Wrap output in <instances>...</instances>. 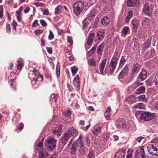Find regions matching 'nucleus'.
I'll list each match as a JSON object with an SVG mask.
<instances>
[{"label": "nucleus", "instance_id": "35", "mask_svg": "<svg viewBox=\"0 0 158 158\" xmlns=\"http://www.w3.org/2000/svg\"><path fill=\"white\" fill-rule=\"evenodd\" d=\"M133 13V12L132 10H130L129 11L128 15L127 17L125 20V21L126 22H129V20L132 17Z\"/></svg>", "mask_w": 158, "mask_h": 158}, {"label": "nucleus", "instance_id": "36", "mask_svg": "<svg viewBox=\"0 0 158 158\" xmlns=\"http://www.w3.org/2000/svg\"><path fill=\"white\" fill-rule=\"evenodd\" d=\"M63 8V6L59 5L55 9V14H59L61 12V11L62 10V9Z\"/></svg>", "mask_w": 158, "mask_h": 158}, {"label": "nucleus", "instance_id": "22", "mask_svg": "<svg viewBox=\"0 0 158 158\" xmlns=\"http://www.w3.org/2000/svg\"><path fill=\"white\" fill-rule=\"evenodd\" d=\"M104 48V44L103 42L100 45L97 50V53L100 55H102L103 49Z\"/></svg>", "mask_w": 158, "mask_h": 158}, {"label": "nucleus", "instance_id": "18", "mask_svg": "<svg viewBox=\"0 0 158 158\" xmlns=\"http://www.w3.org/2000/svg\"><path fill=\"white\" fill-rule=\"evenodd\" d=\"M77 144L73 142L70 149V152L72 154L74 155L75 154L77 151Z\"/></svg>", "mask_w": 158, "mask_h": 158}, {"label": "nucleus", "instance_id": "27", "mask_svg": "<svg viewBox=\"0 0 158 158\" xmlns=\"http://www.w3.org/2000/svg\"><path fill=\"white\" fill-rule=\"evenodd\" d=\"M102 127L100 126H95L94 129V133L97 135L101 132Z\"/></svg>", "mask_w": 158, "mask_h": 158}, {"label": "nucleus", "instance_id": "51", "mask_svg": "<svg viewBox=\"0 0 158 158\" xmlns=\"http://www.w3.org/2000/svg\"><path fill=\"white\" fill-rule=\"evenodd\" d=\"M43 15H48L49 14L48 10V9H45L43 11Z\"/></svg>", "mask_w": 158, "mask_h": 158}, {"label": "nucleus", "instance_id": "31", "mask_svg": "<svg viewBox=\"0 0 158 158\" xmlns=\"http://www.w3.org/2000/svg\"><path fill=\"white\" fill-rule=\"evenodd\" d=\"M110 22V19L106 16L104 17L101 20L102 24L105 25H107Z\"/></svg>", "mask_w": 158, "mask_h": 158}, {"label": "nucleus", "instance_id": "41", "mask_svg": "<svg viewBox=\"0 0 158 158\" xmlns=\"http://www.w3.org/2000/svg\"><path fill=\"white\" fill-rule=\"evenodd\" d=\"M97 48V45H94L91 49L89 51V52L90 56L92 55L95 52Z\"/></svg>", "mask_w": 158, "mask_h": 158}, {"label": "nucleus", "instance_id": "29", "mask_svg": "<svg viewBox=\"0 0 158 158\" xmlns=\"http://www.w3.org/2000/svg\"><path fill=\"white\" fill-rule=\"evenodd\" d=\"M73 84L75 86L78 87L80 85V80L79 76L77 75L73 80Z\"/></svg>", "mask_w": 158, "mask_h": 158}, {"label": "nucleus", "instance_id": "28", "mask_svg": "<svg viewBox=\"0 0 158 158\" xmlns=\"http://www.w3.org/2000/svg\"><path fill=\"white\" fill-rule=\"evenodd\" d=\"M135 153L136 155H138L139 154L141 156L145 155V154L143 147H141L139 150L136 151Z\"/></svg>", "mask_w": 158, "mask_h": 158}, {"label": "nucleus", "instance_id": "13", "mask_svg": "<svg viewBox=\"0 0 158 158\" xmlns=\"http://www.w3.org/2000/svg\"><path fill=\"white\" fill-rule=\"evenodd\" d=\"M139 81L134 83L132 85H131L129 87V90L130 91H133L137 87L140 85H143L142 83H139Z\"/></svg>", "mask_w": 158, "mask_h": 158}, {"label": "nucleus", "instance_id": "44", "mask_svg": "<svg viewBox=\"0 0 158 158\" xmlns=\"http://www.w3.org/2000/svg\"><path fill=\"white\" fill-rule=\"evenodd\" d=\"M129 30V28L128 27H124L122 31V32L124 34H127L128 31Z\"/></svg>", "mask_w": 158, "mask_h": 158}, {"label": "nucleus", "instance_id": "64", "mask_svg": "<svg viewBox=\"0 0 158 158\" xmlns=\"http://www.w3.org/2000/svg\"><path fill=\"white\" fill-rule=\"evenodd\" d=\"M110 114L108 113V114H107L105 115L106 118L107 120H109L110 119Z\"/></svg>", "mask_w": 158, "mask_h": 158}, {"label": "nucleus", "instance_id": "33", "mask_svg": "<svg viewBox=\"0 0 158 158\" xmlns=\"http://www.w3.org/2000/svg\"><path fill=\"white\" fill-rule=\"evenodd\" d=\"M127 60L125 59L123 56H122L120 61V64L118 68L123 67V65L125 63Z\"/></svg>", "mask_w": 158, "mask_h": 158}, {"label": "nucleus", "instance_id": "54", "mask_svg": "<svg viewBox=\"0 0 158 158\" xmlns=\"http://www.w3.org/2000/svg\"><path fill=\"white\" fill-rule=\"evenodd\" d=\"M23 127V123H20L18 125L17 127L19 130H22Z\"/></svg>", "mask_w": 158, "mask_h": 158}, {"label": "nucleus", "instance_id": "49", "mask_svg": "<svg viewBox=\"0 0 158 158\" xmlns=\"http://www.w3.org/2000/svg\"><path fill=\"white\" fill-rule=\"evenodd\" d=\"M6 30L7 32H8L9 33H10L11 29L10 25L9 24L7 23L6 24Z\"/></svg>", "mask_w": 158, "mask_h": 158}, {"label": "nucleus", "instance_id": "2", "mask_svg": "<svg viewBox=\"0 0 158 158\" xmlns=\"http://www.w3.org/2000/svg\"><path fill=\"white\" fill-rule=\"evenodd\" d=\"M84 7V4L83 2H77L73 6V12L76 16H78L82 12Z\"/></svg>", "mask_w": 158, "mask_h": 158}, {"label": "nucleus", "instance_id": "46", "mask_svg": "<svg viewBox=\"0 0 158 158\" xmlns=\"http://www.w3.org/2000/svg\"><path fill=\"white\" fill-rule=\"evenodd\" d=\"M54 37V35L51 30L49 31V34L48 36V39L49 40H51Z\"/></svg>", "mask_w": 158, "mask_h": 158}, {"label": "nucleus", "instance_id": "42", "mask_svg": "<svg viewBox=\"0 0 158 158\" xmlns=\"http://www.w3.org/2000/svg\"><path fill=\"white\" fill-rule=\"evenodd\" d=\"M87 18H85L83 22V28L85 29L88 25V21L87 20Z\"/></svg>", "mask_w": 158, "mask_h": 158}, {"label": "nucleus", "instance_id": "48", "mask_svg": "<svg viewBox=\"0 0 158 158\" xmlns=\"http://www.w3.org/2000/svg\"><path fill=\"white\" fill-rule=\"evenodd\" d=\"M40 22L42 26L43 27H46L47 26V24L45 21L43 19L40 20Z\"/></svg>", "mask_w": 158, "mask_h": 158}, {"label": "nucleus", "instance_id": "8", "mask_svg": "<svg viewBox=\"0 0 158 158\" xmlns=\"http://www.w3.org/2000/svg\"><path fill=\"white\" fill-rule=\"evenodd\" d=\"M140 65L137 63L133 65L131 72V77L132 78L137 76L140 69Z\"/></svg>", "mask_w": 158, "mask_h": 158}, {"label": "nucleus", "instance_id": "4", "mask_svg": "<svg viewBox=\"0 0 158 158\" xmlns=\"http://www.w3.org/2000/svg\"><path fill=\"white\" fill-rule=\"evenodd\" d=\"M56 140L53 138H48L45 142L46 147L49 149L52 150L56 147Z\"/></svg>", "mask_w": 158, "mask_h": 158}, {"label": "nucleus", "instance_id": "30", "mask_svg": "<svg viewBox=\"0 0 158 158\" xmlns=\"http://www.w3.org/2000/svg\"><path fill=\"white\" fill-rule=\"evenodd\" d=\"M134 108L136 109H144L145 108V106L142 103H139L134 106Z\"/></svg>", "mask_w": 158, "mask_h": 158}, {"label": "nucleus", "instance_id": "3", "mask_svg": "<svg viewBox=\"0 0 158 158\" xmlns=\"http://www.w3.org/2000/svg\"><path fill=\"white\" fill-rule=\"evenodd\" d=\"M149 153L153 156H158V145L156 143H151L147 146Z\"/></svg>", "mask_w": 158, "mask_h": 158}, {"label": "nucleus", "instance_id": "50", "mask_svg": "<svg viewBox=\"0 0 158 158\" xmlns=\"http://www.w3.org/2000/svg\"><path fill=\"white\" fill-rule=\"evenodd\" d=\"M144 139V138L142 136H141L137 138L136 139V140L138 143H140L142 139Z\"/></svg>", "mask_w": 158, "mask_h": 158}, {"label": "nucleus", "instance_id": "39", "mask_svg": "<svg viewBox=\"0 0 158 158\" xmlns=\"http://www.w3.org/2000/svg\"><path fill=\"white\" fill-rule=\"evenodd\" d=\"M63 113L64 116L68 117L70 116L71 114V111L69 109L65 110L63 112Z\"/></svg>", "mask_w": 158, "mask_h": 158}, {"label": "nucleus", "instance_id": "23", "mask_svg": "<svg viewBox=\"0 0 158 158\" xmlns=\"http://www.w3.org/2000/svg\"><path fill=\"white\" fill-rule=\"evenodd\" d=\"M95 10L93 9L92 10L90 13L88 15L86 18L88 19L89 21H91L95 17Z\"/></svg>", "mask_w": 158, "mask_h": 158}, {"label": "nucleus", "instance_id": "63", "mask_svg": "<svg viewBox=\"0 0 158 158\" xmlns=\"http://www.w3.org/2000/svg\"><path fill=\"white\" fill-rule=\"evenodd\" d=\"M30 10V8L28 7H27L24 10V11L25 13H27L29 12Z\"/></svg>", "mask_w": 158, "mask_h": 158}, {"label": "nucleus", "instance_id": "9", "mask_svg": "<svg viewBox=\"0 0 158 158\" xmlns=\"http://www.w3.org/2000/svg\"><path fill=\"white\" fill-rule=\"evenodd\" d=\"M105 36V31L103 30H100L97 33V37L99 42L101 41L104 39Z\"/></svg>", "mask_w": 158, "mask_h": 158}, {"label": "nucleus", "instance_id": "15", "mask_svg": "<svg viewBox=\"0 0 158 158\" xmlns=\"http://www.w3.org/2000/svg\"><path fill=\"white\" fill-rule=\"evenodd\" d=\"M32 72L34 75L35 77H36L33 78V80H34L35 81H36L37 80V79L39 78H40L41 79V81L43 80V76L40 74L38 71L34 69L33 71H32Z\"/></svg>", "mask_w": 158, "mask_h": 158}, {"label": "nucleus", "instance_id": "59", "mask_svg": "<svg viewBox=\"0 0 158 158\" xmlns=\"http://www.w3.org/2000/svg\"><path fill=\"white\" fill-rule=\"evenodd\" d=\"M47 50L48 52L50 54H52V49L50 47H47Z\"/></svg>", "mask_w": 158, "mask_h": 158}, {"label": "nucleus", "instance_id": "6", "mask_svg": "<svg viewBox=\"0 0 158 158\" xmlns=\"http://www.w3.org/2000/svg\"><path fill=\"white\" fill-rule=\"evenodd\" d=\"M154 114L148 112H144L141 114L140 119L145 121H148L153 118Z\"/></svg>", "mask_w": 158, "mask_h": 158}, {"label": "nucleus", "instance_id": "34", "mask_svg": "<svg viewBox=\"0 0 158 158\" xmlns=\"http://www.w3.org/2000/svg\"><path fill=\"white\" fill-rule=\"evenodd\" d=\"M56 74L57 77H59L60 75V65L59 62H57L56 67Z\"/></svg>", "mask_w": 158, "mask_h": 158}, {"label": "nucleus", "instance_id": "55", "mask_svg": "<svg viewBox=\"0 0 158 158\" xmlns=\"http://www.w3.org/2000/svg\"><path fill=\"white\" fill-rule=\"evenodd\" d=\"M18 64L17 65V69H22V63L19 61H18Z\"/></svg>", "mask_w": 158, "mask_h": 158}, {"label": "nucleus", "instance_id": "21", "mask_svg": "<svg viewBox=\"0 0 158 158\" xmlns=\"http://www.w3.org/2000/svg\"><path fill=\"white\" fill-rule=\"evenodd\" d=\"M129 70V69L128 66L127 65H126L124 69L120 72L119 75L120 76H123L127 75Z\"/></svg>", "mask_w": 158, "mask_h": 158}, {"label": "nucleus", "instance_id": "5", "mask_svg": "<svg viewBox=\"0 0 158 158\" xmlns=\"http://www.w3.org/2000/svg\"><path fill=\"white\" fill-rule=\"evenodd\" d=\"M118 60V58L115 56H114L111 59L109 68L111 73H113L114 72Z\"/></svg>", "mask_w": 158, "mask_h": 158}, {"label": "nucleus", "instance_id": "47", "mask_svg": "<svg viewBox=\"0 0 158 158\" xmlns=\"http://www.w3.org/2000/svg\"><path fill=\"white\" fill-rule=\"evenodd\" d=\"M39 26L40 24L38 23V20L37 19L35 20L34 21L32 24V26L34 27H35L36 26Z\"/></svg>", "mask_w": 158, "mask_h": 158}, {"label": "nucleus", "instance_id": "53", "mask_svg": "<svg viewBox=\"0 0 158 158\" xmlns=\"http://www.w3.org/2000/svg\"><path fill=\"white\" fill-rule=\"evenodd\" d=\"M84 138L85 139V141L86 143H87V145H89L90 143V141L87 135H86L85 137Z\"/></svg>", "mask_w": 158, "mask_h": 158}, {"label": "nucleus", "instance_id": "57", "mask_svg": "<svg viewBox=\"0 0 158 158\" xmlns=\"http://www.w3.org/2000/svg\"><path fill=\"white\" fill-rule=\"evenodd\" d=\"M67 42L69 43L70 45H72L73 43V41L72 38L70 37H68L67 39Z\"/></svg>", "mask_w": 158, "mask_h": 158}, {"label": "nucleus", "instance_id": "11", "mask_svg": "<svg viewBox=\"0 0 158 158\" xmlns=\"http://www.w3.org/2000/svg\"><path fill=\"white\" fill-rule=\"evenodd\" d=\"M48 154L47 151L44 149H40L39 152V158H46Z\"/></svg>", "mask_w": 158, "mask_h": 158}, {"label": "nucleus", "instance_id": "10", "mask_svg": "<svg viewBox=\"0 0 158 158\" xmlns=\"http://www.w3.org/2000/svg\"><path fill=\"white\" fill-rule=\"evenodd\" d=\"M147 73L145 70L143 69L138 77V80L142 81L145 79L147 77Z\"/></svg>", "mask_w": 158, "mask_h": 158}, {"label": "nucleus", "instance_id": "25", "mask_svg": "<svg viewBox=\"0 0 158 158\" xmlns=\"http://www.w3.org/2000/svg\"><path fill=\"white\" fill-rule=\"evenodd\" d=\"M94 36L95 35L94 33H92L90 34L87 40V44L88 45H90L92 43Z\"/></svg>", "mask_w": 158, "mask_h": 158}, {"label": "nucleus", "instance_id": "56", "mask_svg": "<svg viewBox=\"0 0 158 158\" xmlns=\"http://www.w3.org/2000/svg\"><path fill=\"white\" fill-rule=\"evenodd\" d=\"M95 155L92 152H90L88 156V158H94Z\"/></svg>", "mask_w": 158, "mask_h": 158}, {"label": "nucleus", "instance_id": "58", "mask_svg": "<svg viewBox=\"0 0 158 158\" xmlns=\"http://www.w3.org/2000/svg\"><path fill=\"white\" fill-rule=\"evenodd\" d=\"M56 29L59 34L61 35L63 33V31L62 30L60 29L57 27H56Z\"/></svg>", "mask_w": 158, "mask_h": 158}, {"label": "nucleus", "instance_id": "62", "mask_svg": "<svg viewBox=\"0 0 158 158\" xmlns=\"http://www.w3.org/2000/svg\"><path fill=\"white\" fill-rule=\"evenodd\" d=\"M13 23H12V25H13V26L14 27V29H15L16 26H17V23L15 21V20H13Z\"/></svg>", "mask_w": 158, "mask_h": 158}, {"label": "nucleus", "instance_id": "17", "mask_svg": "<svg viewBox=\"0 0 158 158\" xmlns=\"http://www.w3.org/2000/svg\"><path fill=\"white\" fill-rule=\"evenodd\" d=\"M139 2V0H129L127 2V5L130 7L135 6Z\"/></svg>", "mask_w": 158, "mask_h": 158}, {"label": "nucleus", "instance_id": "24", "mask_svg": "<svg viewBox=\"0 0 158 158\" xmlns=\"http://www.w3.org/2000/svg\"><path fill=\"white\" fill-rule=\"evenodd\" d=\"M107 59L105 58L102 60V63L100 64V71L102 73H103L104 69L105 67Z\"/></svg>", "mask_w": 158, "mask_h": 158}, {"label": "nucleus", "instance_id": "45", "mask_svg": "<svg viewBox=\"0 0 158 158\" xmlns=\"http://www.w3.org/2000/svg\"><path fill=\"white\" fill-rule=\"evenodd\" d=\"M44 139V138H43L41 139V141L39 142V143L38 144L37 146L38 147V149H39V148H41L43 146V142Z\"/></svg>", "mask_w": 158, "mask_h": 158}, {"label": "nucleus", "instance_id": "52", "mask_svg": "<svg viewBox=\"0 0 158 158\" xmlns=\"http://www.w3.org/2000/svg\"><path fill=\"white\" fill-rule=\"evenodd\" d=\"M42 31L40 30H35V33L36 35H38L39 34H41L42 33Z\"/></svg>", "mask_w": 158, "mask_h": 158}, {"label": "nucleus", "instance_id": "1", "mask_svg": "<svg viewBox=\"0 0 158 158\" xmlns=\"http://www.w3.org/2000/svg\"><path fill=\"white\" fill-rule=\"evenodd\" d=\"M78 134L77 130L73 127H71L66 130L64 133V136L61 139V142L65 144L68 140L72 137L73 138L70 140L68 145L69 146L71 145L72 143L74 138L76 137Z\"/></svg>", "mask_w": 158, "mask_h": 158}, {"label": "nucleus", "instance_id": "60", "mask_svg": "<svg viewBox=\"0 0 158 158\" xmlns=\"http://www.w3.org/2000/svg\"><path fill=\"white\" fill-rule=\"evenodd\" d=\"M145 45L147 46H148L150 45L151 44V40H147L145 42Z\"/></svg>", "mask_w": 158, "mask_h": 158}, {"label": "nucleus", "instance_id": "14", "mask_svg": "<svg viewBox=\"0 0 158 158\" xmlns=\"http://www.w3.org/2000/svg\"><path fill=\"white\" fill-rule=\"evenodd\" d=\"M126 153L125 150H120L116 153L115 158H124Z\"/></svg>", "mask_w": 158, "mask_h": 158}, {"label": "nucleus", "instance_id": "40", "mask_svg": "<svg viewBox=\"0 0 158 158\" xmlns=\"http://www.w3.org/2000/svg\"><path fill=\"white\" fill-rule=\"evenodd\" d=\"M71 69L73 75H75L77 73L78 69L76 67L73 66L71 68Z\"/></svg>", "mask_w": 158, "mask_h": 158}, {"label": "nucleus", "instance_id": "32", "mask_svg": "<svg viewBox=\"0 0 158 158\" xmlns=\"http://www.w3.org/2000/svg\"><path fill=\"white\" fill-rule=\"evenodd\" d=\"M137 99L139 101L143 102H146L147 101V99L145 95L143 94L139 96L137 98Z\"/></svg>", "mask_w": 158, "mask_h": 158}, {"label": "nucleus", "instance_id": "61", "mask_svg": "<svg viewBox=\"0 0 158 158\" xmlns=\"http://www.w3.org/2000/svg\"><path fill=\"white\" fill-rule=\"evenodd\" d=\"M111 111V110L110 106H108L107 108L106 111L105 112V114H106L107 113H109Z\"/></svg>", "mask_w": 158, "mask_h": 158}, {"label": "nucleus", "instance_id": "12", "mask_svg": "<svg viewBox=\"0 0 158 158\" xmlns=\"http://www.w3.org/2000/svg\"><path fill=\"white\" fill-rule=\"evenodd\" d=\"M131 23L132 25L134 31L136 32L139 24V21L138 20L133 19L132 20Z\"/></svg>", "mask_w": 158, "mask_h": 158}, {"label": "nucleus", "instance_id": "16", "mask_svg": "<svg viewBox=\"0 0 158 158\" xmlns=\"http://www.w3.org/2000/svg\"><path fill=\"white\" fill-rule=\"evenodd\" d=\"M74 142L77 144V147L78 146L81 148L84 146L82 137L81 135H80L79 136L76 142Z\"/></svg>", "mask_w": 158, "mask_h": 158}, {"label": "nucleus", "instance_id": "37", "mask_svg": "<svg viewBox=\"0 0 158 158\" xmlns=\"http://www.w3.org/2000/svg\"><path fill=\"white\" fill-rule=\"evenodd\" d=\"M116 124L118 127L122 128L123 127V126L125 124L124 122L121 120H118L116 122Z\"/></svg>", "mask_w": 158, "mask_h": 158}, {"label": "nucleus", "instance_id": "20", "mask_svg": "<svg viewBox=\"0 0 158 158\" xmlns=\"http://www.w3.org/2000/svg\"><path fill=\"white\" fill-rule=\"evenodd\" d=\"M145 88L144 87L140 86L135 90V94H143L145 92Z\"/></svg>", "mask_w": 158, "mask_h": 158}, {"label": "nucleus", "instance_id": "19", "mask_svg": "<svg viewBox=\"0 0 158 158\" xmlns=\"http://www.w3.org/2000/svg\"><path fill=\"white\" fill-rule=\"evenodd\" d=\"M62 127L60 126H58L56 128V129L53 131V134L58 136H60L61 134V131L62 130Z\"/></svg>", "mask_w": 158, "mask_h": 158}, {"label": "nucleus", "instance_id": "38", "mask_svg": "<svg viewBox=\"0 0 158 158\" xmlns=\"http://www.w3.org/2000/svg\"><path fill=\"white\" fill-rule=\"evenodd\" d=\"M88 63L89 65L92 66H95L96 64V63L95 60L93 58L88 60Z\"/></svg>", "mask_w": 158, "mask_h": 158}, {"label": "nucleus", "instance_id": "43", "mask_svg": "<svg viewBox=\"0 0 158 158\" xmlns=\"http://www.w3.org/2000/svg\"><path fill=\"white\" fill-rule=\"evenodd\" d=\"M153 82L155 83L157 87H158V73L155 75V79L153 81Z\"/></svg>", "mask_w": 158, "mask_h": 158}, {"label": "nucleus", "instance_id": "7", "mask_svg": "<svg viewBox=\"0 0 158 158\" xmlns=\"http://www.w3.org/2000/svg\"><path fill=\"white\" fill-rule=\"evenodd\" d=\"M153 10V8L151 5H149L148 3H146L144 6L143 11L148 16L151 15Z\"/></svg>", "mask_w": 158, "mask_h": 158}, {"label": "nucleus", "instance_id": "26", "mask_svg": "<svg viewBox=\"0 0 158 158\" xmlns=\"http://www.w3.org/2000/svg\"><path fill=\"white\" fill-rule=\"evenodd\" d=\"M136 98L133 95H131L128 97L126 98V101L132 103L135 102Z\"/></svg>", "mask_w": 158, "mask_h": 158}]
</instances>
